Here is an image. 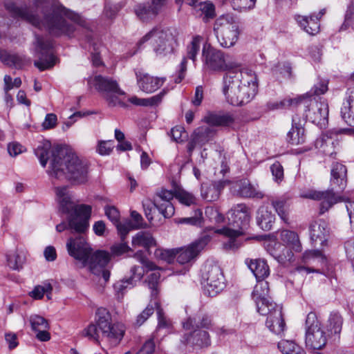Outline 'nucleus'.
I'll list each match as a JSON object with an SVG mask.
<instances>
[{
  "label": "nucleus",
  "instance_id": "obj_22",
  "mask_svg": "<svg viewBox=\"0 0 354 354\" xmlns=\"http://www.w3.org/2000/svg\"><path fill=\"white\" fill-rule=\"evenodd\" d=\"M202 37L199 35L194 36L187 48V57H184L180 64V69L178 77L175 79L176 83H180L185 77L187 71V59H192L194 62L196 61L200 48Z\"/></svg>",
  "mask_w": 354,
  "mask_h": 354
},
{
  "label": "nucleus",
  "instance_id": "obj_17",
  "mask_svg": "<svg viewBox=\"0 0 354 354\" xmlns=\"http://www.w3.org/2000/svg\"><path fill=\"white\" fill-rule=\"evenodd\" d=\"M209 241L210 237L205 235L199 238L186 248H177V261L180 264H185L190 262L199 254Z\"/></svg>",
  "mask_w": 354,
  "mask_h": 354
},
{
  "label": "nucleus",
  "instance_id": "obj_36",
  "mask_svg": "<svg viewBox=\"0 0 354 354\" xmlns=\"http://www.w3.org/2000/svg\"><path fill=\"white\" fill-rule=\"evenodd\" d=\"M246 263L258 281L263 280L270 274L269 267L263 259L246 260Z\"/></svg>",
  "mask_w": 354,
  "mask_h": 354
},
{
  "label": "nucleus",
  "instance_id": "obj_58",
  "mask_svg": "<svg viewBox=\"0 0 354 354\" xmlns=\"http://www.w3.org/2000/svg\"><path fill=\"white\" fill-rule=\"evenodd\" d=\"M53 288L50 283L44 286H37L35 287L33 290L30 293V296L36 299H40L43 297L44 293L52 292Z\"/></svg>",
  "mask_w": 354,
  "mask_h": 354
},
{
  "label": "nucleus",
  "instance_id": "obj_34",
  "mask_svg": "<svg viewBox=\"0 0 354 354\" xmlns=\"http://www.w3.org/2000/svg\"><path fill=\"white\" fill-rule=\"evenodd\" d=\"M187 5L193 7L196 11H201V15H203V21L207 22L209 19L215 17V7L214 5L209 1H199L198 0H185Z\"/></svg>",
  "mask_w": 354,
  "mask_h": 354
},
{
  "label": "nucleus",
  "instance_id": "obj_60",
  "mask_svg": "<svg viewBox=\"0 0 354 354\" xmlns=\"http://www.w3.org/2000/svg\"><path fill=\"white\" fill-rule=\"evenodd\" d=\"M156 337H153L149 338L145 342L136 354H152L155 351L156 344L154 342V339Z\"/></svg>",
  "mask_w": 354,
  "mask_h": 354
},
{
  "label": "nucleus",
  "instance_id": "obj_23",
  "mask_svg": "<svg viewBox=\"0 0 354 354\" xmlns=\"http://www.w3.org/2000/svg\"><path fill=\"white\" fill-rule=\"evenodd\" d=\"M56 194L57 201L59 205V211L64 214L80 215L79 212H75L77 207L82 206L83 205H75L71 198V196L67 191L66 187H57Z\"/></svg>",
  "mask_w": 354,
  "mask_h": 354
},
{
  "label": "nucleus",
  "instance_id": "obj_15",
  "mask_svg": "<svg viewBox=\"0 0 354 354\" xmlns=\"http://www.w3.org/2000/svg\"><path fill=\"white\" fill-rule=\"evenodd\" d=\"M35 44V51L39 55V59L34 62L35 66L41 71L52 68L55 64V57L50 51L53 41L36 35Z\"/></svg>",
  "mask_w": 354,
  "mask_h": 354
},
{
  "label": "nucleus",
  "instance_id": "obj_54",
  "mask_svg": "<svg viewBox=\"0 0 354 354\" xmlns=\"http://www.w3.org/2000/svg\"><path fill=\"white\" fill-rule=\"evenodd\" d=\"M86 35L88 38V42L89 44V50L91 51L92 54V59L93 64L98 66L101 64V61L100 59V51L99 49V45L96 42L94 41L93 38L90 35H91V33H88Z\"/></svg>",
  "mask_w": 354,
  "mask_h": 354
},
{
  "label": "nucleus",
  "instance_id": "obj_11",
  "mask_svg": "<svg viewBox=\"0 0 354 354\" xmlns=\"http://www.w3.org/2000/svg\"><path fill=\"white\" fill-rule=\"evenodd\" d=\"M202 62L206 71L222 72L236 71L241 65L236 62H227L223 51L205 45L202 50Z\"/></svg>",
  "mask_w": 354,
  "mask_h": 354
},
{
  "label": "nucleus",
  "instance_id": "obj_7",
  "mask_svg": "<svg viewBox=\"0 0 354 354\" xmlns=\"http://www.w3.org/2000/svg\"><path fill=\"white\" fill-rule=\"evenodd\" d=\"M212 317L199 311L190 316L183 323L185 333L180 339L182 344L192 347L203 348L210 345V338L206 330L213 326Z\"/></svg>",
  "mask_w": 354,
  "mask_h": 354
},
{
  "label": "nucleus",
  "instance_id": "obj_29",
  "mask_svg": "<svg viewBox=\"0 0 354 354\" xmlns=\"http://www.w3.org/2000/svg\"><path fill=\"white\" fill-rule=\"evenodd\" d=\"M111 257L109 252L98 250L93 254H90L88 260L84 265H88L89 268L92 273L98 275V271L100 269L104 268L110 261Z\"/></svg>",
  "mask_w": 354,
  "mask_h": 354
},
{
  "label": "nucleus",
  "instance_id": "obj_1",
  "mask_svg": "<svg viewBox=\"0 0 354 354\" xmlns=\"http://www.w3.org/2000/svg\"><path fill=\"white\" fill-rule=\"evenodd\" d=\"M5 7L13 17L26 21L39 28H44L54 36L71 35L75 31L71 22L91 30L89 21L56 0H34L31 8L19 7L13 2L6 3Z\"/></svg>",
  "mask_w": 354,
  "mask_h": 354
},
{
  "label": "nucleus",
  "instance_id": "obj_37",
  "mask_svg": "<svg viewBox=\"0 0 354 354\" xmlns=\"http://www.w3.org/2000/svg\"><path fill=\"white\" fill-rule=\"evenodd\" d=\"M275 220V216L266 207H261L257 212V222L263 230H270Z\"/></svg>",
  "mask_w": 354,
  "mask_h": 354
},
{
  "label": "nucleus",
  "instance_id": "obj_13",
  "mask_svg": "<svg viewBox=\"0 0 354 354\" xmlns=\"http://www.w3.org/2000/svg\"><path fill=\"white\" fill-rule=\"evenodd\" d=\"M305 343L307 348L319 350L325 346L327 342L326 333L321 328L315 313L310 312L306 319Z\"/></svg>",
  "mask_w": 354,
  "mask_h": 354
},
{
  "label": "nucleus",
  "instance_id": "obj_46",
  "mask_svg": "<svg viewBox=\"0 0 354 354\" xmlns=\"http://www.w3.org/2000/svg\"><path fill=\"white\" fill-rule=\"evenodd\" d=\"M278 348L283 354H306L304 350L293 342L281 341Z\"/></svg>",
  "mask_w": 354,
  "mask_h": 354
},
{
  "label": "nucleus",
  "instance_id": "obj_30",
  "mask_svg": "<svg viewBox=\"0 0 354 354\" xmlns=\"http://www.w3.org/2000/svg\"><path fill=\"white\" fill-rule=\"evenodd\" d=\"M233 192L243 198H262L263 194L257 191L246 179L236 181L233 185Z\"/></svg>",
  "mask_w": 354,
  "mask_h": 354
},
{
  "label": "nucleus",
  "instance_id": "obj_62",
  "mask_svg": "<svg viewBox=\"0 0 354 354\" xmlns=\"http://www.w3.org/2000/svg\"><path fill=\"white\" fill-rule=\"evenodd\" d=\"M256 0H237L233 2V7L234 10L239 11H245L254 8Z\"/></svg>",
  "mask_w": 354,
  "mask_h": 354
},
{
  "label": "nucleus",
  "instance_id": "obj_64",
  "mask_svg": "<svg viewBox=\"0 0 354 354\" xmlns=\"http://www.w3.org/2000/svg\"><path fill=\"white\" fill-rule=\"evenodd\" d=\"M113 141H100L98 142L97 151L102 156L109 155L113 147Z\"/></svg>",
  "mask_w": 354,
  "mask_h": 354
},
{
  "label": "nucleus",
  "instance_id": "obj_19",
  "mask_svg": "<svg viewBox=\"0 0 354 354\" xmlns=\"http://www.w3.org/2000/svg\"><path fill=\"white\" fill-rule=\"evenodd\" d=\"M268 294V283L263 280L258 281L257 284L254 288L252 296L259 314H268L269 313L268 306L275 304L270 301Z\"/></svg>",
  "mask_w": 354,
  "mask_h": 354
},
{
  "label": "nucleus",
  "instance_id": "obj_5",
  "mask_svg": "<svg viewBox=\"0 0 354 354\" xmlns=\"http://www.w3.org/2000/svg\"><path fill=\"white\" fill-rule=\"evenodd\" d=\"M95 320V324H90L82 331V335L97 343L104 341L111 346L118 345L124 337V326L113 323L109 311L104 308L97 310Z\"/></svg>",
  "mask_w": 354,
  "mask_h": 354
},
{
  "label": "nucleus",
  "instance_id": "obj_33",
  "mask_svg": "<svg viewBox=\"0 0 354 354\" xmlns=\"http://www.w3.org/2000/svg\"><path fill=\"white\" fill-rule=\"evenodd\" d=\"M312 119L313 122L317 124L324 123L328 116V105L326 100L315 102L312 104L311 110L307 115Z\"/></svg>",
  "mask_w": 354,
  "mask_h": 354
},
{
  "label": "nucleus",
  "instance_id": "obj_6",
  "mask_svg": "<svg viewBox=\"0 0 354 354\" xmlns=\"http://www.w3.org/2000/svg\"><path fill=\"white\" fill-rule=\"evenodd\" d=\"M330 187L326 191L308 189L301 193L303 198L321 201L319 214H323L335 204L341 201L340 193L345 189L347 183V169L345 165L333 163L330 171Z\"/></svg>",
  "mask_w": 354,
  "mask_h": 354
},
{
  "label": "nucleus",
  "instance_id": "obj_53",
  "mask_svg": "<svg viewBox=\"0 0 354 354\" xmlns=\"http://www.w3.org/2000/svg\"><path fill=\"white\" fill-rule=\"evenodd\" d=\"M32 329L37 332L43 329H48L49 324L48 321L43 317L34 315H31L29 319Z\"/></svg>",
  "mask_w": 354,
  "mask_h": 354
},
{
  "label": "nucleus",
  "instance_id": "obj_21",
  "mask_svg": "<svg viewBox=\"0 0 354 354\" xmlns=\"http://www.w3.org/2000/svg\"><path fill=\"white\" fill-rule=\"evenodd\" d=\"M167 0H150L147 3L137 5L134 11L136 16L143 21L154 19L165 6Z\"/></svg>",
  "mask_w": 354,
  "mask_h": 354
},
{
  "label": "nucleus",
  "instance_id": "obj_24",
  "mask_svg": "<svg viewBox=\"0 0 354 354\" xmlns=\"http://www.w3.org/2000/svg\"><path fill=\"white\" fill-rule=\"evenodd\" d=\"M139 88L144 92L153 93L158 90L164 83L165 79L153 77L149 74L136 72Z\"/></svg>",
  "mask_w": 354,
  "mask_h": 354
},
{
  "label": "nucleus",
  "instance_id": "obj_4",
  "mask_svg": "<svg viewBox=\"0 0 354 354\" xmlns=\"http://www.w3.org/2000/svg\"><path fill=\"white\" fill-rule=\"evenodd\" d=\"M251 217L250 209L243 203L234 205L228 212V225L216 230L226 241L223 243L225 250L234 251L244 242V231L248 228Z\"/></svg>",
  "mask_w": 354,
  "mask_h": 354
},
{
  "label": "nucleus",
  "instance_id": "obj_18",
  "mask_svg": "<svg viewBox=\"0 0 354 354\" xmlns=\"http://www.w3.org/2000/svg\"><path fill=\"white\" fill-rule=\"evenodd\" d=\"M174 197L176 198V190L172 192L161 189L156 192L153 198L156 208L165 218H170L174 214L175 209L171 202Z\"/></svg>",
  "mask_w": 354,
  "mask_h": 354
},
{
  "label": "nucleus",
  "instance_id": "obj_63",
  "mask_svg": "<svg viewBox=\"0 0 354 354\" xmlns=\"http://www.w3.org/2000/svg\"><path fill=\"white\" fill-rule=\"evenodd\" d=\"M104 212L109 219L115 225L120 221V212L114 206H106Z\"/></svg>",
  "mask_w": 354,
  "mask_h": 354
},
{
  "label": "nucleus",
  "instance_id": "obj_27",
  "mask_svg": "<svg viewBox=\"0 0 354 354\" xmlns=\"http://www.w3.org/2000/svg\"><path fill=\"white\" fill-rule=\"evenodd\" d=\"M341 116L346 124L354 127V86L347 89L341 108Z\"/></svg>",
  "mask_w": 354,
  "mask_h": 354
},
{
  "label": "nucleus",
  "instance_id": "obj_45",
  "mask_svg": "<svg viewBox=\"0 0 354 354\" xmlns=\"http://www.w3.org/2000/svg\"><path fill=\"white\" fill-rule=\"evenodd\" d=\"M8 264L12 270H19L26 261V255L22 251H16L7 256Z\"/></svg>",
  "mask_w": 354,
  "mask_h": 354
},
{
  "label": "nucleus",
  "instance_id": "obj_8",
  "mask_svg": "<svg viewBox=\"0 0 354 354\" xmlns=\"http://www.w3.org/2000/svg\"><path fill=\"white\" fill-rule=\"evenodd\" d=\"M149 42L153 51L158 57H165L174 53L178 45L175 30L171 28L154 27L138 42L139 48Z\"/></svg>",
  "mask_w": 354,
  "mask_h": 354
},
{
  "label": "nucleus",
  "instance_id": "obj_61",
  "mask_svg": "<svg viewBox=\"0 0 354 354\" xmlns=\"http://www.w3.org/2000/svg\"><path fill=\"white\" fill-rule=\"evenodd\" d=\"M328 91V82L324 80L315 84L308 93L310 96L324 94Z\"/></svg>",
  "mask_w": 354,
  "mask_h": 354
},
{
  "label": "nucleus",
  "instance_id": "obj_52",
  "mask_svg": "<svg viewBox=\"0 0 354 354\" xmlns=\"http://www.w3.org/2000/svg\"><path fill=\"white\" fill-rule=\"evenodd\" d=\"M160 277V274L158 271H155L150 274L147 277V283L149 288L151 290V297L153 299H157L158 294V285Z\"/></svg>",
  "mask_w": 354,
  "mask_h": 354
},
{
  "label": "nucleus",
  "instance_id": "obj_43",
  "mask_svg": "<svg viewBox=\"0 0 354 354\" xmlns=\"http://www.w3.org/2000/svg\"><path fill=\"white\" fill-rule=\"evenodd\" d=\"M222 188L223 185L220 182L208 187H202V197L207 201H215L219 198Z\"/></svg>",
  "mask_w": 354,
  "mask_h": 354
},
{
  "label": "nucleus",
  "instance_id": "obj_14",
  "mask_svg": "<svg viewBox=\"0 0 354 354\" xmlns=\"http://www.w3.org/2000/svg\"><path fill=\"white\" fill-rule=\"evenodd\" d=\"M91 207L90 205H82L75 210L80 215L69 214L66 218V221H63L56 225V230L62 232L66 230H69L71 234L74 232H86L89 226V219L91 214Z\"/></svg>",
  "mask_w": 354,
  "mask_h": 354
},
{
  "label": "nucleus",
  "instance_id": "obj_59",
  "mask_svg": "<svg viewBox=\"0 0 354 354\" xmlns=\"http://www.w3.org/2000/svg\"><path fill=\"white\" fill-rule=\"evenodd\" d=\"M187 136V132L185 129L181 126H176L171 130V137L173 140L177 142H181Z\"/></svg>",
  "mask_w": 354,
  "mask_h": 354
},
{
  "label": "nucleus",
  "instance_id": "obj_31",
  "mask_svg": "<svg viewBox=\"0 0 354 354\" xmlns=\"http://www.w3.org/2000/svg\"><path fill=\"white\" fill-rule=\"evenodd\" d=\"M298 25L309 35H316L319 31V17L312 14L309 17L295 15L294 17Z\"/></svg>",
  "mask_w": 354,
  "mask_h": 354
},
{
  "label": "nucleus",
  "instance_id": "obj_32",
  "mask_svg": "<svg viewBox=\"0 0 354 354\" xmlns=\"http://www.w3.org/2000/svg\"><path fill=\"white\" fill-rule=\"evenodd\" d=\"M132 275L126 279H122L114 285V289L118 294L122 295L124 290L127 288H131L134 286L135 282L140 281L143 276V270L140 267L133 266L131 269Z\"/></svg>",
  "mask_w": 354,
  "mask_h": 354
},
{
  "label": "nucleus",
  "instance_id": "obj_12",
  "mask_svg": "<svg viewBox=\"0 0 354 354\" xmlns=\"http://www.w3.org/2000/svg\"><path fill=\"white\" fill-rule=\"evenodd\" d=\"M201 284L205 293L210 297L221 292L225 287L221 268L216 265L206 264L202 270Z\"/></svg>",
  "mask_w": 354,
  "mask_h": 354
},
{
  "label": "nucleus",
  "instance_id": "obj_49",
  "mask_svg": "<svg viewBox=\"0 0 354 354\" xmlns=\"http://www.w3.org/2000/svg\"><path fill=\"white\" fill-rule=\"evenodd\" d=\"M176 198L183 205L191 206L196 204V198L192 193L183 189H176Z\"/></svg>",
  "mask_w": 354,
  "mask_h": 354
},
{
  "label": "nucleus",
  "instance_id": "obj_50",
  "mask_svg": "<svg viewBox=\"0 0 354 354\" xmlns=\"http://www.w3.org/2000/svg\"><path fill=\"white\" fill-rule=\"evenodd\" d=\"M193 133L199 138L201 143L204 145L214 136V131L209 127L202 126L197 128Z\"/></svg>",
  "mask_w": 354,
  "mask_h": 354
},
{
  "label": "nucleus",
  "instance_id": "obj_26",
  "mask_svg": "<svg viewBox=\"0 0 354 354\" xmlns=\"http://www.w3.org/2000/svg\"><path fill=\"white\" fill-rule=\"evenodd\" d=\"M203 121L210 126L234 129L235 118L230 113H209L203 118Z\"/></svg>",
  "mask_w": 354,
  "mask_h": 354
},
{
  "label": "nucleus",
  "instance_id": "obj_16",
  "mask_svg": "<svg viewBox=\"0 0 354 354\" xmlns=\"http://www.w3.org/2000/svg\"><path fill=\"white\" fill-rule=\"evenodd\" d=\"M86 232H74L66 243L67 251L74 259L85 263L92 252L86 241Z\"/></svg>",
  "mask_w": 354,
  "mask_h": 354
},
{
  "label": "nucleus",
  "instance_id": "obj_51",
  "mask_svg": "<svg viewBox=\"0 0 354 354\" xmlns=\"http://www.w3.org/2000/svg\"><path fill=\"white\" fill-rule=\"evenodd\" d=\"M178 249H156L154 255L156 258L163 260L167 263H171L176 257Z\"/></svg>",
  "mask_w": 354,
  "mask_h": 354
},
{
  "label": "nucleus",
  "instance_id": "obj_25",
  "mask_svg": "<svg viewBox=\"0 0 354 354\" xmlns=\"http://www.w3.org/2000/svg\"><path fill=\"white\" fill-rule=\"evenodd\" d=\"M310 239L313 242H319L323 245L329 235L328 223L323 219L313 221L309 227Z\"/></svg>",
  "mask_w": 354,
  "mask_h": 354
},
{
  "label": "nucleus",
  "instance_id": "obj_2",
  "mask_svg": "<svg viewBox=\"0 0 354 354\" xmlns=\"http://www.w3.org/2000/svg\"><path fill=\"white\" fill-rule=\"evenodd\" d=\"M35 154L44 167L50 160L48 174L53 178L66 179L76 184H82L88 180V165L66 147L57 146L52 148L51 143L46 140L35 149Z\"/></svg>",
  "mask_w": 354,
  "mask_h": 354
},
{
  "label": "nucleus",
  "instance_id": "obj_20",
  "mask_svg": "<svg viewBox=\"0 0 354 354\" xmlns=\"http://www.w3.org/2000/svg\"><path fill=\"white\" fill-rule=\"evenodd\" d=\"M268 314H261L267 316L266 326L274 334L280 335L285 329L286 323L282 313V307L277 304L268 306Z\"/></svg>",
  "mask_w": 354,
  "mask_h": 354
},
{
  "label": "nucleus",
  "instance_id": "obj_57",
  "mask_svg": "<svg viewBox=\"0 0 354 354\" xmlns=\"http://www.w3.org/2000/svg\"><path fill=\"white\" fill-rule=\"evenodd\" d=\"M122 241H124L130 230L134 229L132 223L129 221L124 223L120 221L115 224Z\"/></svg>",
  "mask_w": 354,
  "mask_h": 354
},
{
  "label": "nucleus",
  "instance_id": "obj_48",
  "mask_svg": "<svg viewBox=\"0 0 354 354\" xmlns=\"http://www.w3.org/2000/svg\"><path fill=\"white\" fill-rule=\"evenodd\" d=\"M154 299H151L147 306L136 317L134 324L142 326L154 313Z\"/></svg>",
  "mask_w": 354,
  "mask_h": 354
},
{
  "label": "nucleus",
  "instance_id": "obj_55",
  "mask_svg": "<svg viewBox=\"0 0 354 354\" xmlns=\"http://www.w3.org/2000/svg\"><path fill=\"white\" fill-rule=\"evenodd\" d=\"M301 98H295V99H284L280 102H269L268 104V107L271 110L283 109L288 106H290L292 104H297L301 102Z\"/></svg>",
  "mask_w": 354,
  "mask_h": 354
},
{
  "label": "nucleus",
  "instance_id": "obj_47",
  "mask_svg": "<svg viewBox=\"0 0 354 354\" xmlns=\"http://www.w3.org/2000/svg\"><path fill=\"white\" fill-rule=\"evenodd\" d=\"M175 222L178 224L200 226L203 222V212L201 209H196L194 210V216L186 218H176Z\"/></svg>",
  "mask_w": 354,
  "mask_h": 354
},
{
  "label": "nucleus",
  "instance_id": "obj_41",
  "mask_svg": "<svg viewBox=\"0 0 354 354\" xmlns=\"http://www.w3.org/2000/svg\"><path fill=\"white\" fill-rule=\"evenodd\" d=\"M271 205L274 209L275 212L278 214L279 217L285 223L288 221L289 205L287 198L285 197L277 198L271 200Z\"/></svg>",
  "mask_w": 354,
  "mask_h": 354
},
{
  "label": "nucleus",
  "instance_id": "obj_39",
  "mask_svg": "<svg viewBox=\"0 0 354 354\" xmlns=\"http://www.w3.org/2000/svg\"><path fill=\"white\" fill-rule=\"evenodd\" d=\"M0 60L6 65L14 66L17 68H21L30 61L23 56L10 54L4 50H0Z\"/></svg>",
  "mask_w": 354,
  "mask_h": 354
},
{
  "label": "nucleus",
  "instance_id": "obj_40",
  "mask_svg": "<svg viewBox=\"0 0 354 354\" xmlns=\"http://www.w3.org/2000/svg\"><path fill=\"white\" fill-rule=\"evenodd\" d=\"M288 140L292 145L302 144L305 141L304 129L301 124L295 122V119H292V129L288 133Z\"/></svg>",
  "mask_w": 354,
  "mask_h": 354
},
{
  "label": "nucleus",
  "instance_id": "obj_35",
  "mask_svg": "<svg viewBox=\"0 0 354 354\" xmlns=\"http://www.w3.org/2000/svg\"><path fill=\"white\" fill-rule=\"evenodd\" d=\"M132 245L134 248L141 247L149 251L151 248L156 245V241L150 232L140 231L132 237Z\"/></svg>",
  "mask_w": 354,
  "mask_h": 354
},
{
  "label": "nucleus",
  "instance_id": "obj_44",
  "mask_svg": "<svg viewBox=\"0 0 354 354\" xmlns=\"http://www.w3.org/2000/svg\"><path fill=\"white\" fill-rule=\"evenodd\" d=\"M328 330L331 335H339L343 324V318L342 315L336 312L332 313L328 318Z\"/></svg>",
  "mask_w": 354,
  "mask_h": 354
},
{
  "label": "nucleus",
  "instance_id": "obj_56",
  "mask_svg": "<svg viewBox=\"0 0 354 354\" xmlns=\"http://www.w3.org/2000/svg\"><path fill=\"white\" fill-rule=\"evenodd\" d=\"M275 74L281 75L282 77L290 79L292 76V68L288 63H279L273 69Z\"/></svg>",
  "mask_w": 354,
  "mask_h": 354
},
{
  "label": "nucleus",
  "instance_id": "obj_10",
  "mask_svg": "<svg viewBox=\"0 0 354 354\" xmlns=\"http://www.w3.org/2000/svg\"><path fill=\"white\" fill-rule=\"evenodd\" d=\"M214 30L220 45L223 48L233 46L241 33L239 21L230 14L223 15L216 20Z\"/></svg>",
  "mask_w": 354,
  "mask_h": 354
},
{
  "label": "nucleus",
  "instance_id": "obj_3",
  "mask_svg": "<svg viewBox=\"0 0 354 354\" xmlns=\"http://www.w3.org/2000/svg\"><path fill=\"white\" fill-rule=\"evenodd\" d=\"M257 84L251 71L238 68L225 73L223 93L228 103L243 106L249 103L257 93Z\"/></svg>",
  "mask_w": 354,
  "mask_h": 354
},
{
  "label": "nucleus",
  "instance_id": "obj_28",
  "mask_svg": "<svg viewBox=\"0 0 354 354\" xmlns=\"http://www.w3.org/2000/svg\"><path fill=\"white\" fill-rule=\"evenodd\" d=\"M315 145L324 154L332 157L336 154L338 140L332 133H324L315 140Z\"/></svg>",
  "mask_w": 354,
  "mask_h": 354
},
{
  "label": "nucleus",
  "instance_id": "obj_38",
  "mask_svg": "<svg viewBox=\"0 0 354 354\" xmlns=\"http://www.w3.org/2000/svg\"><path fill=\"white\" fill-rule=\"evenodd\" d=\"M154 306H156L158 316V326L156 331L153 333V337H158V333L161 330H165V335L170 332L171 328V322L164 315L163 310L160 307V304L158 299L154 300Z\"/></svg>",
  "mask_w": 354,
  "mask_h": 354
},
{
  "label": "nucleus",
  "instance_id": "obj_42",
  "mask_svg": "<svg viewBox=\"0 0 354 354\" xmlns=\"http://www.w3.org/2000/svg\"><path fill=\"white\" fill-rule=\"evenodd\" d=\"M281 240L295 252L301 251V245L297 233L290 230H283L281 232Z\"/></svg>",
  "mask_w": 354,
  "mask_h": 354
},
{
  "label": "nucleus",
  "instance_id": "obj_9",
  "mask_svg": "<svg viewBox=\"0 0 354 354\" xmlns=\"http://www.w3.org/2000/svg\"><path fill=\"white\" fill-rule=\"evenodd\" d=\"M94 88L99 92L101 96L106 101L109 106H124L122 97L125 93L120 89L118 82L112 77L97 75L88 80Z\"/></svg>",
  "mask_w": 354,
  "mask_h": 354
}]
</instances>
